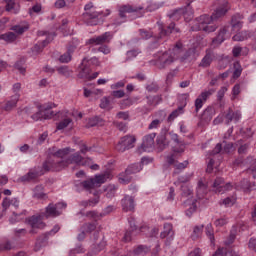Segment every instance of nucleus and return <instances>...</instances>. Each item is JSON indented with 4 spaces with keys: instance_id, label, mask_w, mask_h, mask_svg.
Instances as JSON below:
<instances>
[{
    "instance_id": "41",
    "label": "nucleus",
    "mask_w": 256,
    "mask_h": 256,
    "mask_svg": "<svg viewBox=\"0 0 256 256\" xmlns=\"http://www.w3.org/2000/svg\"><path fill=\"white\" fill-rule=\"evenodd\" d=\"M233 67H234L233 78L239 79V77H241V73H243V68L241 67V63L234 62Z\"/></svg>"
},
{
    "instance_id": "35",
    "label": "nucleus",
    "mask_w": 256,
    "mask_h": 256,
    "mask_svg": "<svg viewBox=\"0 0 256 256\" xmlns=\"http://www.w3.org/2000/svg\"><path fill=\"white\" fill-rule=\"evenodd\" d=\"M143 169L140 163H135L126 168V175H134L135 173H139Z\"/></svg>"
},
{
    "instance_id": "61",
    "label": "nucleus",
    "mask_w": 256,
    "mask_h": 256,
    "mask_svg": "<svg viewBox=\"0 0 256 256\" xmlns=\"http://www.w3.org/2000/svg\"><path fill=\"white\" fill-rule=\"evenodd\" d=\"M172 51L173 55H181V53H183V43L177 42Z\"/></svg>"
},
{
    "instance_id": "40",
    "label": "nucleus",
    "mask_w": 256,
    "mask_h": 256,
    "mask_svg": "<svg viewBox=\"0 0 256 256\" xmlns=\"http://www.w3.org/2000/svg\"><path fill=\"white\" fill-rule=\"evenodd\" d=\"M195 54L192 50H188L185 54L180 58L181 63H191V60L194 59Z\"/></svg>"
},
{
    "instance_id": "52",
    "label": "nucleus",
    "mask_w": 256,
    "mask_h": 256,
    "mask_svg": "<svg viewBox=\"0 0 256 256\" xmlns=\"http://www.w3.org/2000/svg\"><path fill=\"white\" fill-rule=\"evenodd\" d=\"M181 191H182L181 193L182 197H191L193 195V190H191V187L185 184L181 186Z\"/></svg>"
},
{
    "instance_id": "34",
    "label": "nucleus",
    "mask_w": 256,
    "mask_h": 256,
    "mask_svg": "<svg viewBox=\"0 0 256 256\" xmlns=\"http://www.w3.org/2000/svg\"><path fill=\"white\" fill-rule=\"evenodd\" d=\"M111 101H113V97H103L100 100V109H107L108 111H111L113 107H111Z\"/></svg>"
},
{
    "instance_id": "28",
    "label": "nucleus",
    "mask_w": 256,
    "mask_h": 256,
    "mask_svg": "<svg viewBox=\"0 0 256 256\" xmlns=\"http://www.w3.org/2000/svg\"><path fill=\"white\" fill-rule=\"evenodd\" d=\"M184 205L185 207H188L186 210L187 217H191V215H193L195 211H197V202L195 201L187 200L186 202H184Z\"/></svg>"
},
{
    "instance_id": "46",
    "label": "nucleus",
    "mask_w": 256,
    "mask_h": 256,
    "mask_svg": "<svg viewBox=\"0 0 256 256\" xmlns=\"http://www.w3.org/2000/svg\"><path fill=\"white\" fill-rule=\"evenodd\" d=\"M206 235L209 237L212 245H215V230L212 225L206 227Z\"/></svg>"
},
{
    "instance_id": "42",
    "label": "nucleus",
    "mask_w": 256,
    "mask_h": 256,
    "mask_svg": "<svg viewBox=\"0 0 256 256\" xmlns=\"http://www.w3.org/2000/svg\"><path fill=\"white\" fill-rule=\"evenodd\" d=\"M6 11H11L14 15L19 13V8H15V0H6Z\"/></svg>"
},
{
    "instance_id": "30",
    "label": "nucleus",
    "mask_w": 256,
    "mask_h": 256,
    "mask_svg": "<svg viewBox=\"0 0 256 256\" xmlns=\"http://www.w3.org/2000/svg\"><path fill=\"white\" fill-rule=\"evenodd\" d=\"M212 256H239V254L233 250H227V248L222 247L218 248Z\"/></svg>"
},
{
    "instance_id": "13",
    "label": "nucleus",
    "mask_w": 256,
    "mask_h": 256,
    "mask_svg": "<svg viewBox=\"0 0 256 256\" xmlns=\"http://www.w3.org/2000/svg\"><path fill=\"white\" fill-rule=\"evenodd\" d=\"M225 35H227V28H221L217 36L212 39L211 47H213V49L219 47V45L225 41Z\"/></svg>"
},
{
    "instance_id": "25",
    "label": "nucleus",
    "mask_w": 256,
    "mask_h": 256,
    "mask_svg": "<svg viewBox=\"0 0 256 256\" xmlns=\"http://www.w3.org/2000/svg\"><path fill=\"white\" fill-rule=\"evenodd\" d=\"M107 39H109V32L104 33L101 36H98L96 38H91L88 40V43L90 45H103V43H105L107 41Z\"/></svg>"
},
{
    "instance_id": "62",
    "label": "nucleus",
    "mask_w": 256,
    "mask_h": 256,
    "mask_svg": "<svg viewBox=\"0 0 256 256\" xmlns=\"http://www.w3.org/2000/svg\"><path fill=\"white\" fill-rule=\"evenodd\" d=\"M223 145V152L224 153H231V151L233 150V142H227V141H223L222 142Z\"/></svg>"
},
{
    "instance_id": "63",
    "label": "nucleus",
    "mask_w": 256,
    "mask_h": 256,
    "mask_svg": "<svg viewBox=\"0 0 256 256\" xmlns=\"http://www.w3.org/2000/svg\"><path fill=\"white\" fill-rule=\"evenodd\" d=\"M139 33L142 39H151V37H153V32L146 29H140Z\"/></svg>"
},
{
    "instance_id": "26",
    "label": "nucleus",
    "mask_w": 256,
    "mask_h": 256,
    "mask_svg": "<svg viewBox=\"0 0 256 256\" xmlns=\"http://www.w3.org/2000/svg\"><path fill=\"white\" fill-rule=\"evenodd\" d=\"M103 127L105 125V120H103V118L99 117V116H94L92 118H89L88 123H87V127Z\"/></svg>"
},
{
    "instance_id": "22",
    "label": "nucleus",
    "mask_w": 256,
    "mask_h": 256,
    "mask_svg": "<svg viewBox=\"0 0 256 256\" xmlns=\"http://www.w3.org/2000/svg\"><path fill=\"white\" fill-rule=\"evenodd\" d=\"M41 175H43V172H39V171L28 172L26 175L20 178V181H22V183H27L29 181H34V179L41 177Z\"/></svg>"
},
{
    "instance_id": "27",
    "label": "nucleus",
    "mask_w": 256,
    "mask_h": 256,
    "mask_svg": "<svg viewBox=\"0 0 256 256\" xmlns=\"http://www.w3.org/2000/svg\"><path fill=\"white\" fill-rule=\"evenodd\" d=\"M235 239H237V226H233L230 231L229 236L224 240V245L229 247V245H233L235 243Z\"/></svg>"
},
{
    "instance_id": "48",
    "label": "nucleus",
    "mask_w": 256,
    "mask_h": 256,
    "mask_svg": "<svg viewBox=\"0 0 256 256\" xmlns=\"http://www.w3.org/2000/svg\"><path fill=\"white\" fill-rule=\"evenodd\" d=\"M203 233V225L201 226H195L193 229V233L191 235V238L193 241H196V239H199L201 237V234Z\"/></svg>"
},
{
    "instance_id": "29",
    "label": "nucleus",
    "mask_w": 256,
    "mask_h": 256,
    "mask_svg": "<svg viewBox=\"0 0 256 256\" xmlns=\"http://www.w3.org/2000/svg\"><path fill=\"white\" fill-rule=\"evenodd\" d=\"M81 161H83V156H81V154H79V152H76L74 154H72L66 161V167L69 164H73L75 163L76 165H81Z\"/></svg>"
},
{
    "instance_id": "9",
    "label": "nucleus",
    "mask_w": 256,
    "mask_h": 256,
    "mask_svg": "<svg viewBox=\"0 0 256 256\" xmlns=\"http://www.w3.org/2000/svg\"><path fill=\"white\" fill-rule=\"evenodd\" d=\"M156 136V133L146 135L143 139L141 146L138 148V153H143V151H149V149H153L155 147Z\"/></svg>"
},
{
    "instance_id": "31",
    "label": "nucleus",
    "mask_w": 256,
    "mask_h": 256,
    "mask_svg": "<svg viewBox=\"0 0 256 256\" xmlns=\"http://www.w3.org/2000/svg\"><path fill=\"white\" fill-rule=\"evenodd\" d=\"M239 119H241V114L239 112H233V110L229 108L226 114V123L229 124L231 121H239Z\"/></svg>"
},
{
    "instance_id": "49",
    "label": "nucleus",
    "mask_w": 256,
    "mask_h": 256,
    "mask_svg": "<svg viewBox=\"0 0 256 256\" xmlns=\"http://www.w3.org/2000/svg\"><path fill=\"white\" fill-rule=\"evenodd\" d=\"M99 15H101V12H85L82 14V17L85 20H89V19H99Z\"/></svg>"
},
{
    "instance_id": "1",
    "label": "nucleus",
    "mask_w": 256,
    "mask_h": 256,
    "mask_svg": "<svg viewBox=\"0 0 256 256\" xmlns=\"http://www.w3.org/2000/svg\"><path fill=\"white\" fill-rule=\"evenodd\" d=\"M231 9V4H229V0H220L217 8L214 10V12L209 16V14H203L196 18L197 23V30L202 31L203 28L206 25H209V23H217L219 19H223L227 13H229V10Z\"/></svg>"
},
{
    "instance_id": "37",
    "label": "nucleus",
    "mask_w": 256,
    "mask_h": 256,
    "mask_svg": "<svg viewBox=\"0 0 256 256\" xmlns=\"http://www.w3.org/2000/svg\"><path fill=\"white\" fill-rule=\"evenodd\" d=\"M49 43H51V40L49 39V37L47 39H45L44 41H42V46L39 44H36L33 48H32V53H35V55H38V53H41V51H43L44 47H47V45H49Z\"/></svg>"
},
{
    "instance_id": "50",
    "label": "nucleus",
    "mask_w": 256,
    "mask_h": 256,
    "mask_svg": "<svg viewBox=\"0 0 256 256\" xmlns=\"http://www.w3.org/2000/svg\"><path fill=\"white\" fill-rule=\"evenodd\" d=\"M52 155L56 159H63V157H65V155H69V148L59 149L58 151L52 153Z\"/></svg>"
},
{
    "instance_id": "7",
    "label": "nucleus",
    "mask_w": 256,
    "mask_h": 256,
    "mask_svg": "<svg viewBox=\"0 0 256 256\" xmlns=\"http://www.w3.org/2000/svg\"><path fill=\"white\" fill-rule=\"evenodd\" d=\"M135 141H137L135 136H124L116 145V150H118L119 153H125L128 149H133V147H135Z\"/></svg>"
},
{
    "instance_id": "15",
    "label": "nucleus",
    "mask_w": 256,
    "mask_h": 256,
    "mask_svg": "<svg viewBox=\"0 0 256 256\" xmlns=\"http://www.w3.org/2000/svg\"><path fill=\"white\" fill-rule=\"evenodd\" d=\"M241 19H243V15L241 14H235L232 16L231 18V27H232V31H241V29L243 28V21H241Z\"/></svg>"
},
{
    "instance_id": "14",
    "label": "nucleus",
    "mask_w": 256,
    "mask_h": 256,
    "mask_svg": "<svg viewBox=\"0 0 256 256\" xmlns=\"http://www.w3.org/2000/svg\"><path fill=\"white\" fill-rule=\"evenodd\" d=\"M123 211H134L135 210V198L133 196H125L122 201Z\"/></svg>"
},
{
    "instance_id": "11",
    "label": "nucleus",
    "mask_w": 256,
    "mask_h": 256,
    "mask_svg": "<svg viewBox=\"0 0 256 256\" xmlns=\"http://www.w3.org/2000/svg\"><path fill=\"white\" fill-rule=\"evenodd\" d=\"M87 57L83 58L82 63L79 66L80 72L78 73L79 79H89L91 75V68L89 64H86Z\"/></svg>"
},
{
    "instance_id": "12",
    "label": "nucleus",
    "mask_w": 256,
    "mask_h": 256,
    "mask_svg": "<svg viewBox=\"0 0 256 256\" xmlns=\"http://www.w3.org/2000/svg\"><path fill=\"white\" fill-rule=\"evenodd\" d=\"M175 61V58H173L172 55H169V53L164 52L160 57H159V64L158 68L159 69H165V67H169L171 63Z\"/></svg>"
},
{
    "instance_id": "55",
    "label": "nucleus",
    "mask_w": 256,
    "mask_h": 256,
    "mask_svg": "<svg viewBox=\"0 0 256 256\" xmlns=\"http://www.w3.org/2000/svg\"><path fill=\"white\" fill-rule=\"evenodd\" d=\"M130 174H126L123 173V174H120V177H119V183H121L122 185H127L129 183H131V176H129Z\"/></svg>"
},
{
    "instance_id": "23",
    "label": "nucleus",
    "mask_w": 256,
    "mask_h": 256,
    "mask_svg": "<svg viewBox=\"0 0 256 256\" xmlns=\"http://www.w3.org/2000/svg\"><path fill=\"white\" fill-rule=\"evenodd\" d=\"M81 233L78 234V241H83L85 239L86 233H93L95 231V225H83L80 229Z\"/></svg>"
},
{
    "instance_id": "17",
    "label": "nucleus",
    "mask_w": 256,
    "mask_h": 256,
    "mask_svg": "<svg viewBox=\"0 0 256 256\" xmlns=\"http://www.w3.org/2000/svg\"><path fill=\"white\" fill-rule=\"evenodd\" d=\"M19 93H16L12 96L11 100L7 101L5 106L2 107V109H4V111H13V109H15V107H17V103L19 101Z\"/></svg>"
},
{
    "instance_id": "54",
    "label": "nucleus",
    "mask_w": 256,
    "mask_h": 256,
    "mask_svg": "<svg viewBox=\"0 0 256 256\" xmlns=\"http://www.w3.org/2000/svg\"><path fill=\"white\" fill-rule=\"evenodd\" d=\"M180 113H183V106H180L178 109L172 111V113L168 116V122L171 123V121L179 117Z\"/></svg>"
},
{
    "instance_id": "2",
    "label": "nucleus",
    "mask_w": 256,
    "mask_h": 256,
    "mask_svg": "<svg viewBox=\"0 0 256 256\" xmlns=\"http://www.w3.org/2000/svg\"><path fill=\"white\" fill-rule=\"evenodd\" d=\"M145 231H150L149 233H147L148 237H157V235H159V229H157V228H151L149 226L138 227L137 225H132L127 229V231L123 237L124 243H129V241H131V239H133V237H135V236L139 235V233L145 232Z\"/></svg>"
},
{
    "instance_id": "51",
    "label": "nucleus",
    "mask_w": 256,
    "mask_h": 256,
    "mask_svg": "<svg viewBox=\"0 0 256 256\" xmlns=\"http://www.w3.org/2000/svg\"><path fill=\"white\" fill-rule=\"evenodd\" d=\"M25 58H21L20 60H18L14 67L15 69H17L18 71H20V73H22V75H25Z\"/></svg>"
},
{
    "instance_id": "57",
    "label": "nucleus",
    "mask_w": 256,
    "mask_h": 256,
    "mask_svg": "<svg viewBox=\"0 0 256 256\" xmlns=\"http://www.w3.org/2000/svg\"><path fill=\"white\" fill-rule=\"evenodd\" d=\"M82 253H85V248L81 244L70 250V255H81Z\"/></svg>"
},
{
    "instance_id": "5",
    "label": "nucleus",
    "mask_w": 256,
    "mask_h": 256,
    "mask_svg": "<svg viewBox=\"0 0 256 256\" xmlns=\"http://www.w3.org/2000/svg\"><path fill=\"white\" fill-rule=\"evenodd\" d=\"M63 167H67V162L56 158L53 153H51L47 160L43 163L44 171H61Z\"/></svg>"
},
{
    "instance_id": "47",
    "label": "nucleus",
    "mask_w": 256,
    "mask_h": 256,
    "mask_svg": "<svg viewBox=\"0 0 256 256\" xmlns=\"http://www.w3.org/2000/svg\"><path fill=\"white\" fill-rule=\"evenodd\" d=\"M57 71L59 75H63L64 77H67V78H69L73 74V71H71L68 66H61L57 68Z\"/></svg>"
},
{
    "instance_id": "33",
    "label": "nucleus",
    "mask_w": 256,
    "mask_h": 256,
    "mask_svg": "<svg viewBox=\"0 0 256 256\" xmlns=\"http://www.w3.org/2000/svg\"><path fill=\"white\" fill-rule=\"evenodd\" d=\"M173 235H175V232H173V226L165 225L164 231L161 232L160 237L161 239H165L166 237H168V239H173Z\"/></svg>"
},
{
    "instance_id": "16",
    "label": "nucleus",
    "mask_w": 256,
    "mask_h": 256,
    "mask_svg": "<svg viewBox=\"0 0 256 256\" xmlns=\"http://www.w3.org/2000/svg\"><path fill=\"white\" fill-rule=\"evenodd\" d=\"M43 221H45V218L42 213H39L26 218L25 223H27V225H45Z\"/></svg>"
},
{
    "instance_id": "39",
    "label": "nucleus",
    "mask_w": 256,
    "mask_h": 256,
    "mask_svg": "<svg viewBox=\"0 0 256 256\" xmlns=\"http://www.w3.org/2000/svg\"><path fill=\"white\" fill-rule=\"evenodd\" d=\"M218 27L219 25L215 24V22H210L209 24H206L204 27H202V31L205 33H215Z\"/></svg>"
},
{
    "instance_id": "59",
    "label": "nucleus",
    "mask_w": 256,
    "mask_h": 256,
    "mask_svg": "<svg viewBox=\"0 0 256 256\" xmlns=\"http://www.w3.org/2000/svg\"><path fill=\"white\" fill-rule=\"evenodd\" d=\"M11 249H13V244L11 243V241H5L0 243V251H11Z\"/></svg>"
},
{
    "instance_id": "20",
    "label": "nucleus",
    "mask_w": 256,
    "mask_h": 256,
    "mask_svg": "<svg viewBox=\"0 0 256 256\" xmlns=\"http://www.w3.org/2000/svg\"><path fill=\"white\" fill-rule=\"evenodd\" d=\"M156 143L158 151H165L169 147V140H167V136L165 135L158 136Z\"/></svg>"
},
{
    "instance_id": "21",
    "label": "nucleus",
    "mask_w": 256,
    "mask_h": 256,
    "mask_svg": "<svg viewBox=\"0 0 256 256\" xmlns=\"http://www.w3.org/2000/svg\"><path fill=\"white\" fill-rule=\"evenodd\" d=\"M215 115V108L212 106H208L202 113L201 119L202 121H205V123H209L211 119H213V116Z\"/></svg>"
},
{
    "instance_id": "32",
    "label": "nucleus",
    "mask_w": 256,
    "mask_h": 256,
    "mask_svg": "<svg viewBox=\"0 0 256 256\" xmlns=\"http://www.w3.org/2000/svg\"><path fill=\"white\" fill-rule=\"evenodd\" d=\"M0 39L6 43H15V41H17V36L14 32H6L0 35Z\"/></svg>"
},
{
    "instance_id": "24",
    "label": "nucleus",
    "mask_w": 256,
    "mask_h": 256,
    "mask_svg": "<svg viewBox=\"0 0 256 256\" xmlns=\"http://www.w3.org/2000/svg\"><path fill=\"white\" fill-rule=\"evenodd\" d=\"M240 187L243 189L245 193H251V191H255L256 189L255 182L251 183L245 178L240 182Z\"/></svg>"
},
{
    "instance_id": "58",
    "label": "nucleus",
    "mask_w": 256,
    "mask_h": 256,
    "mask_svg": "<svg viewBox=\"0 0 256 256\" xmlns=\"http://www.w3.org/2000/svg\"><path fill=\"white\" fill-rule=\"evenodd\" d=\"M70 118H66L58 123L57 129L58 131H62V129H66V127H69V124L72 122Z\"/></svg>"
},
{
    "instance_id": "10",
    "label": "nucleus",
    "mask_w": 256,
    "mask_h": 256,
    "mask_svg": "<svg viewBox=\"0 0 256 256\" xmlns=\"http://www.w3.org/2000/svg\"><path fill=\"white\" fill-rule=\"evenodd\" d=\"M139 11H143V6L123 5L119 9V17L125 19L127 17L125 13H139Z\"/></svg>"
},
{
    "instance_id": "36",
    "label": "nucleus",
    "mask_w": 256,
    "mask_h": 256,
    "mask_svg": "<svg viewBox=\"0 0 256 256\" xmlns=\"http://www.w3.org/2000/svg\"><path fill=\"white\" fill-rule=\"evenodd\" d=\"M173 31H175V33H180V29L175 27V22L170 23L167 26V29H162L161 30V35H171V33H173Z\"/></svg>"
},
{
    "instance_id": "45",
    "label": "nucleus",
    "mask_w": 256,
    "mask_h": 256,
    "mask_svg": "<svg viewBox=\"0 0 256 256\" xmlns=\"http://www.w3.org/2000/svg\"><path fill=\"white\" fill-rule=\"evenodd\" d=\"M188 165H189L188 160L174 165V167H175L174 175H179V173H181V171H183V169H187Z\"/></svg>"
},
{
    "instance_id": "38",
    "label": "nucleus",
    "mask_w": 256,
    "mask_h": 256,
    "mask_svg": "<svg viewBox=\"0 0 256 256\" xmlns=\"http://www.w3.org/2000/svg\"><path fill=\"white\" fill-rule=\"evenodd\" d=\"M211 63H213V56L211 55V53H208L202 59L201 63L199 64V67L207 68L211 66Z\"/></svg>"
},
{
    "instance_id": "53",
    "label": "nucleus",
    "mask_w": 256,
    "mask_h": 256,
    "mask_svg": "<svg viewBox=\"0 0 256 256\" xmlns=\"http://www.w3.org/2000/svg\"><path fill=\"white\" fill-rule=\"evenodd\" d=\"M163 5H165V2H152L147 7V11H150V13L153 11H157V9H161V7H163Z\"/></svg>"
},
{
    "instance_id": "60",
    "label": "nucleus",
    "mask_w": 256,
    "mask_h": 256,
    "mask_svg": "<svg viewBox=\"0 0 256 256\" xmlns=\"http://www.w3.org/2000/svg\"><path fill=\"white\" fill-rule=\"evenodd\" d=\"M141 53V50L137 49H132L130 51H127L126 55H127V60L129 59H135V57H137L139 54Z\"/></svg>"
},
{
    "instance_id": "3",
    "label": "nucleus",
    "mask_w": 256,
    "mask_h": 256,
    "mask_svg": "<svg viewBox=\"0 0 256 256\" xmlns=\"http://www.w3.org/2000/svg\"><path fill=\"white\" fill-rule=\"evenodd\" d=\"M170 139L174 141L175 144L179 145V148L172 147V154L170 156H167V163L169 165H173L175 163V159H179L181 157L182 153H185V142L179 140V135L170 132Z\"/></svg>"
},
{
    "instance_id": "19",
    "label": "nucleus",
    "mask_w": 256,
    "mask_h": 256,
    "mask_svg": "<svg viewBox=\"0 0 256 256\" xmlns=\"http://www.w3.org/2000/svg\"><path fill=\"white\" fill-rule=\"evenodd\" d=\"M149 253H151V247H149L147 245H138L133 250V255L134 256H145Z\"/></svg>"
},
{
    "instance_id": "18",
    "label": "nucleus",
    "mask_w": 256,
    "mask_h": 256,
    "mask_svg": "<svg viewBox=\"0 0 256 256\" xmlns=\"http://www.w3.org/2000/svg\"><path fill=\"white\" fill-rule=\"evenodd\" d=\"M55 107V104L50 103V104H46L40 107V110L42 113H44V119H53V117H55V112L51 111V108ZM49 111H50V115H49Z\"/></svg>"
},
{
    "instance_id": "8",
    "label": "nucleus",
    "mask_w": 256,
    "mask_h": 256,
    "mask_svg": "<svg viewBox=\"0 0 256 256\" xmlns=\"http://www.w3.org/2000/svg\"><path fill=\"white\" fill-rule=\"evenodd\" d=\"M59 229H61L59 226H54V228L46 233L40 236L35 244L34 250L35 251H40L42 247H47V243L49 241V235H55V233H58Z\"/></svg>"
},
{
    "instance_id": "44",
    "label": "nucleus",
    "mask_w": 256,
    "mask_h": 256,
    "mask_svg": "<svg viewBox=\"0 0 256 256\" xmlns=\"http://www.w3.org/2000/svg\"><path fill=\"white\" fill-rule=\"evenodd\" d=\"M47 194L43 193V186L39 185L34 188V197L36 199H45Z\"/></svg>"
},
{
    "instance_id": "43",
    "label": "nucleus",
    "mask_w": 256,
    "mask_h": 256,
    "mask_svg": "<svg viewBox=\"0 0 256 256\" xmlns=\"http://www.w3.org/2000/svg\"><path fill=\"white\" fill-rule=\"evenodd\" d=\"M148 105H159L161 101H163V97L161 95L156 96H147Z\"/></svg>"
},
{
    "instance_id": "4",
    "label": "nucleus",
    "mask_w": 256,
    "mask_h": 256,
    "mask_svg": "<svg viewBox=\"0 0 256 256\" xmlns=\"http://www.w3.org/2000/svg\"><path fill=\"white\" fill-rule=\"evenodd\" d=\"M111 178V172H105L103 174L95 175L94 178H90L86 181L81 182V186L86 191H91V189H95V187H99L103 185V183L107 182V179Z\"/></svg>"
},
{
    "instance_id": "56",
    "label": "nucleus",
    "mask_w": 256,
    "mask_h": 256,
    "mask_svg": "<svg viewBox=\"0 0 256 256\" xmlns=\"http://www.w3.org/2000/svg\"><path fill=\"white\" fill-rule=\"evenodd\" d=\"M27 29H29V27L21 25H15L11 27V31H14L18 35H23L24 31H27Z\"/></svg>"
},
{
    "instance_id": "6",
    "label": "nucleus",
    "mask_w": 256,
    "mask_h": 256,
    "mask_svg": "<svg viewBox=\"0 0 256 256\" xmlns=\"http://www.w3.org/2000/svg\"><path fill=\"white\" fill-rule=\"evenodd\" d=\"M59 207L61 209L67 208V203L61 202V203H50L46 208L44 212L42 213V217L45 219H55V217H59L61 215V211H59Z\"/></svg>"
},
{
    "instance_id": "64",
    "label": "nucleus",
    "mask_w": 256,
    "mask_h": 256,
    "mask_svg": "<svg viewBox=\"0 0 256 256\" xmlns=\"http://www.w3.org/2000/svg\"><path fill=\"white\" fill-rule=\"evenodd\" d=\"M232 39L233 41H245L247 39V32H239Z\"/></svg>"
}]
</instances>
